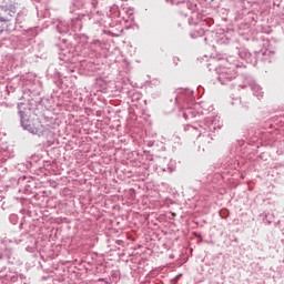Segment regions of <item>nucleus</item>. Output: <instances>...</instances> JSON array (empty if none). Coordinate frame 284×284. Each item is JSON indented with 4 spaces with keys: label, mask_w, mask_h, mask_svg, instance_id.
<instances>
[{
    "label": "nucleus",
    "mask_w": 284,
    "mask_h": 284,
    "mask_svg": "<svg viewBox=\"0 0 284 284\" xmlns=\"http://www.w3.org/2000/svg\"><path fill=\"white\" fill-rule=\"evenodd\" d=\"M41 124H38L37 126L29 125V130L32 134H39L41 132Z\"/></svg>",
    "instance_id": "1"
}]
</instances>
